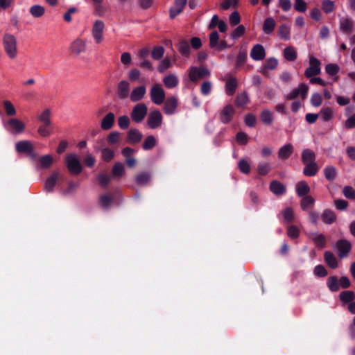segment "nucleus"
<instances>
[{
	"label": "nucleus",
	"mask_w": 355,
	"mask_h": 355,
	"mask_svg": "<svg viewBox=\"0 0 355 355\" xmlns=\"http://www.w3.org/2000/svg\"><path fill=\"white\" fill-rule=\"evenodd\" d=\"M78 186V181L73 179H46L44 183L46 191L50 192L54 187H57L64 194L72 193Z\"/></svg>",
	"instance_id": "f257e3e1"
},
{
	"label": "nucleus",
	"mask_w": 355,
	"mask_h": 355,
	"mask_svg": "<svg viewBox=\"0 0 355 355\" xmlns=\"http://www.w3.org/2000/svg\"><path fill=\"white\" fill-rule=\"evenodd\" d=\"M3 49L11 60L17 58L18 55L17 40L15 36L10 33H6L3 37Z\"/></svg>",
	"instance_id": "f03ea898"
},
{
	"label": "nucleus",
	"mask_w": 355,
	"mask_h": 355,
	"mask_svg": "<svg viewBox=\"0 0 355 355\" xmlns=\"http://www.w3.org/2000/svg\"><path fill=\"white\" fill-rule=\"evenodd\" d=\"M64 164L72 175H79L83 170V165L78 156L75 153H69L64 157Z\"/></svg>",
	"instance_id": "7ed1b4c3"
},
{
	"label": "nucleus",
	"mask_w": 355,
	"mask_h": 355,
	"mask_svg": "<svg viewBox=\"0 0 355 355\" xmlns=\"http://www.w3.org/2000/svg\"><path fill=\"white\" fill-rule=\"evenodd\" d=\"M149 94L152 102L157 105L164 103L166 98V93L160 84L156 83L152 85Z\"/></svg>",
	"instance_id": "20e7f679"
},
{
	"label": "nucleus",
	"mask_w": 355,
	"mask_h": 355,
	"mask_svg": "<svg viewBox=\"0 0 355 355\" xmlns=\"http://www.w3.org/2000/svg\"><path fill=\"white\" fill-rule=\"evenodd\" d=\"M188 76L191 82L197 83L204 78L209 77L210 72L206 67H190L188 69Z\"/></svg>",
	"instance_id": "39448f33"
},
{
	"label": "nucleus",
	"mask_w": 355,
	"mask_h": 355,
	"mask_svg": "<svg viewBox=\"0 0 355 355\" xmlns=\"http://www.w3.org/2000/svg\"><path fill=\"white\" fill-rule=\"evenodd\" d=\"M320 66L321 62L318 58L313 55H309V66L304 72L305 76L311 78L320 74L321 72Z\"/></svg>",
	"instance_id": "423d86ee"
},
{
	"label": "nucleus",
	"mask_w": 355,
	"mask_h": 355,
	"mask_svg": "<svg viewBox=\"0 0 355 355\" xmlns=\"http://www.w3.org/2000/svg\"><path fill=\"white\" fill-rule=\"evenodd\" d=\"M15 149L17 152L19 153L27 154L31 159H35L36 157V153L34 151L33 146L29 141L24 140L18 141L15 144Z\"/></svg>",
	"instance_id": "0eeeda50"
},
{
	"label": "nucleus",
	"mask_w": 355,
	"mask_h": 355,
	"mask_svg": "<svg viewBox=\"0 0 355 355\" xmlns=\"http://www.w3.org/2000/svg\"><path fill=\"white\" fill-rule=\"evenodd\" d=\"M148 112V107L144 103H138L132 109L131 118L136 123L141 122Z\"/></svg>",
	"instance_id": "6e6552de"
},
{
	"label": "nucleus",
	"mask_w": 355,
	"mask_h": 355,
	"mask_svg": "<svg viewBox=\"0 0 355 355\" xmlns=\"http://www.w3.org/2000/svg\"><path fill=\"white\" fill-rule=\"evenodd\" d=\"M105 24L101 20H96L92 28V35L96 44H101L103 40Z\"/></svg>",
	"instance_id": "1a4fd4ad"
},
{
	"label": "nucleus",
	"mask_w": 355,
	"mask_h": 355,
	"mask_svg": "<svg viewBox=\"0 0 355 355\" xmlns=\"http://www.w3.org/2000/svg\"><path fill=\"white\" fill-rule=\"evenodd\" d=\"M5 126L8 131L14 134L22 133L26 128L25 123L16 118L9 119Z\"/></svg>",
	"instance_id": "9d476101"
},
{
	"label": "nucleus",
	"mask_w": 355,
	"mask_h": 355,
	"mask_svg": "<svg viewBox=\"0 0 355 355\" xmlns=\"http://www.w3.org/2000/svg\"><path fill=\"white\" fill-rule=\"evenodd\" d=\"M32 160L37 168L48 169L52 166L54 159L51 155L48 154L39 157L36 156Z\"/></svg>",
	"instance_id": "9b49d317"
},
{
	"label": "nucleus",
	"mask_w": 355,
	"mask_h": 355,
	"mask_svg": "<svg viewBox=\"0 0 355 355\" xmlns=\"http://www.w3.org/2000/svg\"><path fill=\"white\" fill-rule=\"evenodd\" d=\"M309 91V87L304 84L301 83L297 88L292 90L286 96L287 100H293L296 98L300 97L302 100L306 98Z\"/></svg>",
	"instance_id": "f8f14e48"
},
{
	"label": "nucleus",
	"mask_w": 355,
	"mask_h": 355,
	"mask_svg": "<svg viewBox=\"0 0 355 355\" xmlns=\"http://www.w3.org/2000/svg\"><path fill=\"white\" fill-rule=\"evenodd\" d=\"M70 51L72 54L79 55L87 50V42L80 37L75 39L70 44Z\"/></svg>",
	"instance_id": "ddd939ff"
},
{
	"label": "nucleus",
	"mask_w": 355,
	"mask_h": 355,
	"mask_svg": "<svg viewBox=\"0 0 355 355\" xmlns=\"http://www.w3.org/2000/svg\"><path fill=\"white\" fill-rule=\"evenodd\" d=\"M336 247L338 250V256L340 259H343L350 252L352 244L346 239H340L336 241Z\"/></svg>",
	"instance_id": "4468645a"
},
{
	"label": "nucleus",
	"mask_w": 355,
	"mask_h": 355,
	"mask_svg": "<svg viewBox=\"0 0 355 355\" xmlns=\"http://www.w3.org/2000/svg\"><path fill=\"white\" fill-rule=\"evenodd\" d=\"M162 122V115L159 110L151 112L148 117V125L152 129L159 127Z\"/></svg>",
	"instance_id": "2eb2a0df"
},
{
	"label": "nucleus",
	"mask_w": 355,
	"mask_h": 355,
	"mask_svg": "<svg viewBox=\"0 0 355 355\" xmlns=\"http://www.w3.org/2000/svg\"><path fill=\"white\" fill-rule=\"evenodd\" d=\"M117 195H119L117 191L115 193H107L101 195L99 198V204L101 207L104 209H107L114 202Z\"/></svg>",
	"instance_id": "dca6fc26"
},
{
	"label": "nucleus",
	"mask_w": 355,
	"mask_h": 355,
	"mask_svg": "<svg viewBox=\"0 0 355 355\" xmlns=\"http://www.w3.org/2000/svg\"><path fill=\"white\" fill-rule=\"evenodd\" d=\"M146 94V88L144 85L137 86L132 90L130 94V99L132 102L141 101Z\"/></svg>",
	"instance_id": "f3484780"
},
{
	"label": "nucleus",
	"mask_w": 355,
	"mask_h": 355,
	"mask_svg": "<svg viewBox=\"0 0 355 355\" xmlns=\"http://www.w3.org/2000/svg\"><path fill=\"white\" fill-rule=\"evenodd\" d=\"M250 55L254 60H263L266 57V51L261 44H257L252 46Z\"/></svg>",
	"instance_id": "a211bd4d"
},
{
	"label": "nucleus",
	"mask_w": 355,
	"mask_h": 355,
	"mask_svg": "<svg viewBox=\"0 0 355 355\" xmlns=\"http://www.w3.org/2000/svg\"><path fill=\"white\" fill-rule=\"evenodd\" d=\"M187 0H175L173 6L170 8V17L171 18H175L178 15L180 14L186 4Z\"/></svg>",
	"instance_id": "6ab92c4d"
},
{
	"label": "nucleus",
	"mask_w": 355,
	"mask_h": 355,
	"mask_svg": "<svg viewBox=\"0 0 355 355\" xmlns=\"http://www.w3.org/2000/svg\"><path fill=\"white\" fill-rule=\"evenodd\" d=\"M164 112L166 114H172L175 112L178 106V98L175 96H171L164 100Z\"/></svg>",
	"instance_id": "aec40b11"
},
{
	"label": "nucleus",
	"mask_w": 355,
	"mask_h": 355,
	"mask_svg": "<svg viewBox=\"0 0 355 355\" xmlns=\"http://www.w3.org/2000/svg\"><path fill=\"white\" fill-rule=\"evenodd\" d=\"M234 114V109L231 105H227L221 111L220 119L223 123H228L231 121Z\"/></svg>",
	"instance_id": "412c9836"
},
{
	"label": "nucleus",
	"mask_w": 355,
	"mask_h": 355,
	"mask_svg": "<svg viewBox=\"0 0 355 355\" xmlns=\"http://www.w3.org/2000/svg\"><path fill=\"white\" fill-rule=\"evenodd\" d=\"M324 260L326 264L331 269H336L338 266V260L334 254L331 251H325Z\"/></svg>",
	"instance_id": "4be33fe9"
},
{
	"label": "nucleus",
	"mask_w": 355,
	"mask_h": 355,
	"mask_svg": "<svg viewBox=\"0 0 355 355\" xmlns=\"http://www.w3.org/2000/svg\"><path fill=\"white\" fill-rule=\"evenodd\" d=\"M322 220L327 225H331L336 221V215L335 212L330 209H326L323 211L321 215Z\"/></svg>",
	"instance_id": "5701e85b"
},
{
	"label": "nucleus",
	"mask_w": 355,
	"mask_h": 355,
	"mask_svg": "<svg viewBox=\"0 0 355 355\" xmlns=\"http://www.w3.org/2000/svg\"><path fill=\"white\" fill-rule=\"evenodd\" d=\"M115 116L112 112L107 114L101 120V127L104 130H110L114 123Z\"/></svg>",
	"instance_id": "b1692460"
},
{
	"label": "nucleus",
	"mask_w": 355,
	"mask_h": 355,
	"mask_svg": "<svg viewBox=\"0 0 355 355\" xmlns=\"http://www.w3.org/2000/svg\"><path fill=\"white\" fill-rule=\"evenodd\" d=\"M270 190L276 196H282L286 192L285 186L277 180H273L270 184Z\"/></svg>",
	"instance_id": "393cba45"
},
{
	"label": "nucleus",
	"mask_w": 355,
	"mask_h": 355,
	"mask_svg": "<svg viewBox=\"0 0 355 355\" xmlns=\"http://www.w3.org/2000/svg\"><path fill=\"white\" fill-rule=\"evenodd\" d=\"M293 153V145L287 144L279 148L278 151V157L280 159H286L292 155Z\"/></svg>",
	"instance_id": "a878e982"
},
{
	"label": "nucleus",
	"mask_w": 355,
	"mask_h": 355,
	"mask_svg": "<svg viewBox=\"0 0 355 355\" xmlns=\"http://www.w3.org/2000/svg\"><path fill=\"white\" fill-rule=\"evenodd\" d=\"M238 87V83L236 78L230 77L227 79L225 84V92L228 96H232Z\"/></svg>",
	"instance_id": "bb28decb"
},
{
	"label": "nucleus",
	"mask_w": 355,
	"mask_h": 355,
	"mask_svg": "<svg viewBox=\"0 0 355 355\" xmlns=\"http://www.w3.org/2000/svg\"><path fill=\"white\" fill-rule=\"evenodd\" d=\"M130 84L125 80L121 81L118 85V94L120 98H125L130 96Z\"/></svg>",
	"instance_id": "cd10ccee"
},
{
	"label": "nucleus",
	"mask_w": 355,
	"mask_h": 355,
	"mask_svg": "<svg viewBox=\"0 0 355 355\" xmlns=\"http://www.w3.org/2000/svg\"><path fill=\"white\" fill-rule=\"evenodd\" d=\"M163 83L166 88L172 89L178 85L179 80L175 75L169 74L163 78Z\"/></svg>",
	"instance_id": "c85d7f7f"
},
{
	"label": "nucleus",
	"mask_w": 355,
	"mask_h": 355,
	"mask_svg": "<svg viewBox=\"0 0 355 355\" xmlns=\"http://www.w3.org/2000/svg\"><path fill=\"white\" fill-rule=\"evenodd\" d=\"M327 286L331 292H337L340 289L339 280L337 276L333 275L327 279Z\"/></svg>",
	"instance_id": "c756f323"
},
{
	"label": "nucleus",
	"mask_w": 355,
	"mask_h": 355,
	"mask_svg": "<svg viewBox=\"0 0 355 355\" xmlns=\"http://www.w3.org/2000/svg\"><path fill=\"white\" fill-rule=\"evenodd\" d=\"M38 134L42 137H48L53 133V124L42 123L38 129Z\"/></svg>",
	"instance_id": "7c9ffc66"
},
{
	"label": "nucleus",
	"mask_w": 355,
	"mask_h": 355,
	"mask_svg": "<svg viewBox=\"0 0 355 355\" xmlns=\"http://www.w3.org/2000/svg\"><path fill=\"white\" fill-rule=\"evenodd\" d=\"M310 191V187L308 184L304 181H300L296 186L297 194L300 197L307 196Z\"/></svg>",
	"instance_id": "2f4dec72"
},
{
	"label": "nucleus",
	"mask_w": 355,
	"mask_h": 355,
	"mask_svg": "<svg viewBox=\"0 0 355 355\" xmlns=\"http://www.w3.org/2000/svg\"><path fill=\"white\" fill-rule=\"evenodd\" d=\"M340 30L347 33H351L353 31V22L348 18H342L340 20Z\"/></svg>",
	"instance_id": "473e14b6"
},
{
	"label": "nucleus",
	"mask_w": 355,
	"mask_h": 355,
	"mask_svg": "<svg viewBox=\"0 0 355 355\" xmlns=\"http://www.w3.org/2000/svg\"><path fill=\"white\" fill-rule=\"evenodd\" d=\"M310 238L319 248H324L326 245V238L322 234L312 233Z\"/></svg>",
	"instance_id": "72a5a7b5"
},
{
	"label": "nucleus",
	"mask_w": 355,
	"mask_h": 355,
	"mask_svg": "<svg viewBox=\"0 0 355 355\" xmlns=\"http://www.w3.org/2000/svg\"><path fill=\"white\" fill-rule=\"evenodd\" d=\"M275 25V21L272 17H268L263 22V31L266 34H270L273 32Z\"/></svg>",
	"instance_id": "f704fd0d"
},
{
	"label": "nucleus",
	"mask_w": 355,
	"mask_h": 355,
	"mask_svg": "<svg viewBox=\"0 0 355 355\" xmlns=\"http://www.w3.org/2000/svg\"><path fill=\"white\" fill-rule=\"evenodd\" d=\"M340 301L343 303H351L355 300V293L352 291H342L339 295Z\"/></svg>",
	"instance_id": "c9c22d12"
},
{
	"label": "nucleus",
	"mask_w": 355,
	"mask_h": 355,
	"mask_svg": "<svg viewBox=\"0 0 355 355\" xmlns=\"http://www.w3.org/2000/svg\"><path fill=\"white\" fill-rule=\"evenodd\" d=\"M128 138L130 143L136 144L141 141L142 134L137 129H131L128 133Z\"/></svg>",
	"instance_id": "e433bc0d"
},
{
	"label": "nucleus",
	"mask_w": 355,
	"mask_h": 355,
	"mask_svg": "<svg viewBox=\"0 0 355 355\" xmlns=\"http://www.w3.org/2000/svg\"><path fill=\"white\" fill-rule=\"evenodd\" d=\"M284 56L288 61H295L297 57L295 48L291 46L285 48L284 50Z\"/></svg>",
	"instance_id": "4c0bfd02"
},
{
	"label": "nucleus",
	"mask_w": 355,
	"mask_h": 355,
	"mask_svg": "<svg viewBox=\"0 0 355 355\" xmlns=\"http://www.w3.org/2000/svg\"><path fill=\"white\" fill-rule=\"evenodd\" d=\"M319 116H320L322 121H329L334 116V110L329 107H322L319 113Z\"/></svg>",
	"instance_id": "58836bf2"
},
{
	"label": "nucleus",
	"mask_w": 355,
	"mask_h": 355,
	"mask_svg": "<svg viewBox=\"0 0 355 355\" xmlns=\"http://www.w3.org/2000/svg\"><path fill=\"white\" fill-rule=\"evenodd\" d=\"M51 112L49 109L43 110L38 116L37 119L42 123L53 124L51 119Z\"/></svg>",
	"instance_id": "ea45409f"
},
{
	"label": "nucleus",
	"mask_w": 355,
	"mask_h": 355,
	"mask_svg": "<svg viewBox=\"0 0 355 355\" xmlns=\"http://www.w3.org/2000/svg\"><path fill=\"white\" fill-rule=\"evenodd\" d=\"M302 160L304 164L313 163L315 160L314 153L309 149L304 150L302 154Z\"/></svg>",
	"instance_id": "a19ab883"
},
{
	"label": "nucleus",
	"mask_w": 355,
	"mask_h": 355,
	"mask_svg": "<svg viewBox=\"0 0 355 355\" xmlns=\"http://www.w3.org/2000/svg\"><path fill=\"white\" fill-rule=\"evenodd\" d=\"M6 114L8 116H12L17 113L16 109L12 103L8 100H5L2 103Z\"/></svg>",
	"instance_id": "79ce46f5"
},
{
	"label": "nucleus",
	"mask_w": 355,
	"mask_h": 355,
	"mask_svg": "<svg viewBox=\"0 0 355 355\" xmlns=\"http://www.w3.org/2000/svg\"><path fill=\"white\" fill-rule=\"evenodd\" d=\"M250 100L245 92L239 94L236 98L235 103L238 107H243L249 103Z\"/></svg>",
	"instance_id": "37998d69"
},
{
	"label": "nucleus",
	"mask_w": 355,
	"mask_h": 355,
	"mask_svg": "<svg viewBox=\"0 0 355 355\" xmlns=\"http://www.w3.org/2000/svg\"><path fill=\"white\" fill-rule=\"evenodd\" d=\"M45 8L40 5H34L30 8V13L34 17L38 18L44 15Z\"/></svg>",
	"instance_id": "c03bdc74"
},
{
	"label": "nucleus",
	"mask_w": 355,
	"mask_h": 355,
	"mask_svg": "<svg viewBox=\"0 0 355 355\" xmlns=\"http://www.w3.org/2000/svg\"><path fill=\"white\" fill-rule=\"evenodd\" d=\"M314 202L315 200L313 197L308 195L305 196L301 200V207L304 211H305L314 205Z\"/></svg>",
	"instance_id": "a18cd8bd"
},
{
	"label": "nucleus",
	"mask_w": 355,
	"mask_h": 355,
	"mask_svg": "<svg viewBox=\"0 0 355 355\" xmlns=\"http://www.w3.org/2000/svg\"><path fill=\"white\" fill-rule=\"evenodd\" d=\"M278 35L280 38L288 40L290 39V28L285 25H281L277 31Z\"/></svg>",
	"instance_id": "49530a36"
},
{
	"label": "nucleus",
	"mask_w": 355,
	"mask_h": 355,
	"mask_svg": "<svg viewBox=\"0 0 355 355\" xmlns=\"http://www.w3.org/2000/svg\"><path fill=\"white\" fill-rule=\"evenodd\" d=\"M260 119L263 123L270 125L273 120L272 113L268 110H263L260 114Z\"/></svg>",
	"instance_id": "de8ad7c7"
},
{
	"label": "nucleus",
	"mask_w": 355,
	"mask_h": 355,
	"mask_svg": "<svg viewBox=\"0 0 355 355\" xmlns=\"http://www.w3.org/2000/svg\"><path fill=\"white\" fill-rule=\"evenodd\" d=\"M114 157V152L109 148H105L101 150V158L103 161L110 162Z\"/></svg>",
	"instance_id": "09e8293b"
},
{
	"label": "nucleus",
	"mask_w": 355,
	"mask_h": 355,
	"mask_svg": "<svg viewBox=\"0 0 355 355\" xmlns=\"http://www.w3.org/2000/svg\"><path fill=\"white\" fill-rule=\"evenodd\" d=\"M245 33V28L243 25L240 24L237 26V27L234 29V31L231 33V38L233 40H237L242 37Z\"/></svg>",
	"instance_id": "8fccbe9b"
},
{
	"label": "nucleus",
	"mask_w": 355,
	"mask_h": 355,
	"mask_svg": "<svg viewBox=\"0 0 355 355\" xmlns=\"http://www.w3.org/2000/svg\"><path fill=\"white\" fill-rule=\"evenodd\" d=\"M306 166L304 168V174L306 176H313L316 174L318 168L315 162L310 164H305Z\"/></svg>",
	"instance_id": "3c124183"
},
{
	"label": "nucleus",
	"mask_w": 355,
	"mask_h": 355,
	"mask_svg": "<svg viewBox=\"0 0 355 355\" xmlns=\"http://www.w3.org/2000/svg\"><path fill=\"white\" fill-rule=\"evenodd\" d=\"M156 144L157 140L154 136H148L143 143V148L144 150L152 149L153 147L155 146Z\"/></svg>",
	"instance_id": "603ef678"
},
{
	"label": "nucleus",
	"mask_w": 355,
	"mask_h": 355,
	"mask_svg": "<svg viewBox=\"0 0 355 355\" xmlns=\"http://www.w3.org/2000/svg\"><path fill=\"white\" fill-rule=\"evenodd\" d=\"M178 50L179 51L185 56H189L190 53V46L186 40H181L178 44Z\"/></svg>",
	"instance_id": "864d4df0"
},
{
	"label": "nucleus",
	"mask_w": 355,
	"mask_h": 355,
	"mask_svg": "<svg viewBox=\"0 0 355 355\" xmlns=\"http://www.w3.org/2000/svg\"><path fill=\"white\" fill-rule=\"evenodd\" d=\"M171 67V62L169 58H164L158 65L157 70L159 73H164Z\"/></svg>",
	"instance_id": "5fc2aeb1"
},
{
	"label": "nucleus",
	"mask_w": 355,
	"mask_h": 355,
	"mask_svg": "<svg viewBox=\"0 0 355 355\" xmlns=\"http://www.w3.org/2000/svg\"><path fill=\"white\" fill-rule=\"evenodd\" d=\"M278 65V61L274 58L268 59L263 65V70H273L277 68Z\"/></svg>",
	"instance_id": "6e6d98bb"
},
{
	"label": "nucleus",
	"mask_w": 355,
	"mask_h": 355,
	"mask_svg": "<svg viewBox=\"0 0 355 355\" xmlns=\"http://www.w3.org/2000/svg\"><path fill=\"white\" fill-rule=\"evenodd\" d=\"M313 273L316 277H324L328 275V272L323 265H317L313 270Z\"/></svg>",
	"instance_id": "4d7b16f0"
},
{
	"label": "nucleus",
	"mask_w": 355,
	"mask_h": 355,
	"mask_svg": "<svg viewBox=\"0 0 355 355\" xmlns=\"http://www.w3.org/2000/svg\"><path fill=\"white\" fill-rule=\"evenodd\" d=\"M271 169L269 163H261L258 165L257 171L259 175L264 176L266 175Z\"/></svg>",
	"instance_id": "13d9d810"
},
{
	"label": "nucleus",
	"mask_w": 355,
	"mask_h": 355,
	"mask_svg": "<svg viewBox=\"0 0 355 355\" xmlns=\"http://www.w3.org/2000/svg\"><path fill=\"white\" fill-rule=\"evenodd\" d=\"M230 24L232 26H239L241 22V16L237 11H234L229 17Z\"/></svg>",
	"instance_id": "bf43d9fd"
},
{
	"label": "nucleus",
	"mask_w": 355,
	"mask_h": 355,
	"mask_svg": "<svg viewBox=\"0 0 355 355\" xmlns=\"http://www.w3.org/2000/svg\"><path fill=\"white\" fill-rule=\"evenodd\" d=\"M335 9L334 2L331 0H324L322 1V10L326 13H330Z\"/></svg>",
	"instance_id": "052dcab7"
},
{
	"label": "nucleus",
	"mask_w": 355,
	"mask_h": 355,
	"mask_svg": "<svg viewBox=\"0 0 355 355\" xmlns=\"http://www.w3.org/2000/svg\"><path fill=\"white\" fill-rule=\"evenodd\" d=\"M339 67L336 64H328L325 67V71L329 76H334L339 71Z\"/></svg>",
	"instance_id": "680f3d73"
},
{
	"label": "nucleus",
	"mask_w": 355,
	"mask_h": 355,
	"mask_svg": "<svg viewBox=\"0 0 355 355\" xmlns=\"http://www.w3.org/2000/svg\"><path fill=\"white\" fill-rule=\"evenodd\" d=\"M219 35L216 31H213L209 35V46L211 48H216L218 44Z\"/></svg>",
	"instance_id": "e2e57ef3"
},
{
	"label": "nucleus",
	"mask_w": 355,
	"mask_h": 355,
	"mask_svg": "<svg viewBox=\"0 0 355 355\" xmlns=\"http://www.w3.org/2000/svg\"><path fill=\"white\" fill-rule=\"evenodd\" d=\"M287 234L291 239H296L300 235V230L295 225L288 227Z\"/></svg>",
	"instance_id": "0e129e2a"
},
{
	"label": "nucleus",
	"mask_w": 355,
	"mask_h": 355,
	"mask_svg": "<svg viewBox=\"0 0 355 355\" xmlns=\"http://www.w3.org/2000/svg\"><path fill=\"white\" fill-rule=\"evenodd\" d=\"M164 53V49L162 46L155 47L151 53L152 58L155 60L160 59Z\"/></svg>",
	"instance_id": "69168bd1"
},
{
	"label": "nucleus",
	"mask_w": 355,
	"mask_h": 355,
	"mask_svg": "<svg viewBox=\"0 0 355 355\" xmlns=\"http://www.w3.org/2000/svg\"><path fill=\"white\" fill-rule=\"evenodd\" d=\"M343 194L344 196L350 200L355 199V190L353 187L350 186H346L343 189Z\"/></svg>",
	"instance_id": "338daca9"
},
{
	"label": "nucleus",
	"mask_w": 355,
	"mask_h": 355,
	"mask_svg": "<svg viewBox=\"0 0 355 355\" xmlns=\"http://www.w3.org/2000/svg\"><path fill=\"white\" fill-rule=\"evenodd\" d=\"M322 103V96L318 93H315L311 96V103L314 107H319Z\"/></svg>",
	"instance_id": "774afa93"
}]
</instances>
